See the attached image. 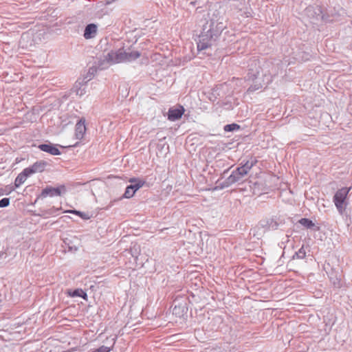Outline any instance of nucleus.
<instances>
[{"label": "nucleus", "instance_id": "nucleus-1", "mask_svg": "<svg viewBox=\"0 0 352 352\" xmlns=\"http://www.w3.org/2000/svg\"><path fill=\"white\" fill-rule=\"evenodd\" d=\"M226 25L222 21L211 19L207 21L203 26V30L199 35L197 43V50L199 52L205 50L210 47L221 35Z\"/></svg>", "mask_w": 352, "mask_h": 352}, {"label": "nucleus", "instance_id": "nucleus-2", "mask_svg": "<svg viewBox=\"0 0 352 352\" xmlns=\"http://www.w3.org/2000/svg\"><path fill=\"white\" fill-rule=\"evenodd\" d=\"M140 56V53L135 50L124 51L120 49L117 52L111 51L104 56L103 60L98 61V67L99 69H103L112 64L133 61Z\"/></svg>", "mask_w": 352, "mask_h": 352}, {"label": "nucleus", "instance_id": "nucleus-3", "mask_svg": "<svg viewBox=\"0 0 352 352\" xmlns=\"http://www.w3.org/2000/svg\"><path fill=\"white\" fill-rule=\"evenodd\" d=\"M351 188H342L336 191L333 201L340 214L342 215L347 206L346 197Z\"/></svg>", "mask_w": 352, "mask_h": 352}, {"label": "nucleus", "instance_id": "nucleus-4", "mask_svg": "<svg viewBox=\"0 0 352 352\" xmlns=\"http://www.w3.org/2000/svg\"><path fill=\"white\" fill-rule=\"evenodd\" d=\"M248 173L241 166L233 170L231 175L221 184V188H227L242 180Z\"/></svg>", "mask_w": 352, "mask_h": 352}, {"label": "nucleus", "instance_id": "nucleus-5", "mask_svg": "<svg viewBox=\"0 0 352 352\" xmlns=\"http://www.w3.org/2000/svg\"><path fill=\"white\" fill-rule=\"evenodd\" d=\"M41 167L40 164H34L30 168H25L22 173H21L15 179L14 185L16 187H19L22 185L27 178L32 174L36 173L38 171H41Z\"/></svg>", "mask_w": 352, "mask_h": 352}, {"label": "nucleus", "instance_id": "nucleus-6", "mask_svg": "<svg viewBox=\"0 0 352 352\" xmlns=\"http://www.w3.org/2000/svg\"><path fill=\"white\" fill-rule=\"evenodd\" d=\"M67 192V188L64 184L58 185L57 186H52L50 185L45 186V197H61Z\"/></svg>", "mask_w": 352, "mask_h": 352}, {"label": "nucleus", "instance_id": "nucleus-7", "mask_svg": "<svg viewBox=\"0 0 352 352\" xmlns=\"http://www.w3.org/2000/svg\"><path fill=\"white\" fill-rule=\"evenodd\" d=\"M184 111V108L181 105L177 108H170L168 112V119L170 121L179 120L182 118Z\"/></svg>", "mask_w": 352, "mask_h": 352}, {"label": "nucleus", "instance_id": "nucleus-8", "mask_svg": "<svg viewBox=\"0 0 352 352\" xmlns=\"http://www.w3.org/2000/svg\"><path fill=\"white\" fill-rule=\"evenodd\" d=\"M86 131L85 119L81 118L75 126V136L77 140H82Z\"/></svg>", "mask_w": 352, "mask_h": 352}, {"label": "nucleus", "instance_id": "nucleus-9", "mask_svg": "<svg viewBox=\"0 0 352 352\" xmlns=\"http://www.w3.org/2000/svg\"><path fill=\"white\" fill-rule=\"evenodd\" d=\"M87 83V82H83L82 78L78 79V80L75 82L73 88L72 89V93H74L76 95L79 96H83L86 93L85 87Z\"/></svg>", "mask_w": 352, "mask_h": 352}, {"label": "nucleus", "instance_id": "nucleus-10", "mask_svg": "<svg viewBox=\"0 0 352 352\" xmlns=\"http://www.w3.org/2000/svg\"><path fill=\"white\" fill-rule=\"evenodd\" d=\"M97 25L94 23L88 24L85 29L83 36L85 39H91L97 34Z\"/></svg>", "mask_w": 352, "mask_h": 352}, {"label": "nucleus", "instance_id": "nucleus-11", "mask_svg": "<svg viewBox=\"0 0 352 352\" xmlns=\"http://www.w3.org/2000/svg\"><path fill=\"white\" fill-rule=\"evenodd\" d=\"M59 147L62 148H65L64 146L59 144H53L49 142L48 144H45V153H50V155H58L61 154V152L58 149Z\"/></svg>", "mask_w": 352, "mask_h": 352}, {"label": "nucleus", "instance_id": "nucleus-12", "mask_svg": "<svg viewBox=\"0 0 352 352\" xmlns=\"http://www.w3.org/2000/svg\"><path fill=\"white\" fill-rule=\"evenodd\" d=\"M263 227L266 228L267 230H276L279 226L278 223L274 219H270L261 223Z\"/></svg>", "mask_w": 352, "mask_h": 352}, {"label": "nucleus", "instance_id": "nucleus-13", "mask_svg": "<svg viewBox=\"0 0 352 352\" xmlns=\"http://www.w3.org/2000/svg\"><path fill=\"white\" fill-rule=\"evenodd\" d=\"M257 160L256 159H251L250 160L246 161L245 163L241 162V166L248 173L252 168L256 164Z\"/></svg>", "mask_w": 352, "mask_h": 352}, {"label": "nucleus", "instance_id": "nucleus-14", "mask_svg": "<svg viewBox=\"0 0 352 352\" xmlns=\"http://www.w3.org/2000/svg\"><path fill=\"white\" fill-rule=\"evenodd\" d=\"M131 183H135L134 184H131L130 186L133 188V192L135 193V192L139 190L141 187L143 186L144 182L142 180H138L135 178H132L129 180Z\"/></svg>", "mask_w": 352, "mask_h": 352}, {"label": "nucleus", "instance_id": "nucleus-15", "mask_svg": "<svg viewBox=\"0 0 352 352\" xmlns=\"http://www.w3.org/2000/svg\"><path fill=\"white\" fill-rule=\"evenodd\" d=\"M96 72V69L94 67H90L87 71L86 75H85L82 78L84 82H88L89 80L92 79L94 76L95 73Z\"/></svg>", "mask_w": 352, "mask_h": 352}, {"label": "nucleus", "instance_id": "nucleus-16", "mask_svg": "<svg viewBox=\"0 0 352 352\" xmlns=\"http://www.w3.org/2000/svg\"><path fill=\"white\" fill-rule=\"evenodd\" d=\"M47 104L52 106V107L48 109V111H50L54 108H58L59 107L60 102L59 100L55 97H48L47 99Z\"/></svg>", "mask_w": 352, "mask_h": 352}, {"label": "nucleus", "instance_id": "nucleus-17", "mask_svg": "<svg viewBox=\"0 0 352 352\" xmlns=\"http://www.w3.org/2000/svg\"><path fill=\"white\" fill-rule=\"evenodd\" d=\"M306 256V252L304 247H301L295 254L293 255V259H302Z\"/></svg>", "mask_w": 352, "mask_h": 352}, {"label": "nucleus", "instance_id": "nucleus-18", "mask_svg": "<svg viewBox=\"0 0 352 352\" xmlns=\"http://www.w3.org/2000/svg\"><path fill=\"white\" fill-rule=\"evenodd\" d=\"M299 223L307 228H312L315 226L311 220L307 218H302L299 220Z\"/></svg>", "mask_w": 352, "mask_h": 352}, {"label": "nucleus", "instance_id": "nucleus-19", "mask_svg": "<svg viewBox=\"0 0 352 352\" xmlns=\"http://www.w3.org/2000/svg\"><path fill=\"white\" fill-rule=\"evenodd\" d=\"M239 129H240V126L236 123L226 124L223 127V130L226 132L234 131L239 130Z\"/></svg>", "mask_w": 352, "mask_h": 352}, {"label": "nucleus", "instance_id": "nucleus-20", "mask_svg": "<svg viewBox=\"0 0 352 352\" xmlns=\"http://www.w3.org/2000/svg\"><path fill=\"white\" fill-rule=\"evenodd\" d=\"M130 252L133 257L135 258H138V256L140 253V245L135 244L130 248Z\"/></svg>", "mask_w": 352, "mask_h": 352}, {"label": "nucleus", "instance_id": "nucleus-21", "mask_svg": "<svg viewBox=\"0 0 352 352\" xmlns=\"http://www.w3.org/2000/svg\"><path fill=\"white\" fill-rule=\"evenodd\" d=\"M134 194L135 192H133L132 186H130L129 185L126 188L125 192L123 195V197L129 199L132 197L134 195Z\"/></svg>", "mask_w": 352, "mask_h": 352}, {"label": "nucleus", "instance_id": "nucleus-22", "mask_svg": "<svg viewBox=\"0 0 352 352\" xmlns=\"http://www.w3.org/2000/svg\"><path fill=\"white\" fill-rule=\"evenodd\" d=\"M72 296H73V297L79 296V297L85 298V297L87 296V294L85 292H83L82 289H75L72 292Z\"/></svg>", "mask_w": 352, "mask_h": 352}, {"label": "nucleus", "instance_id": "nucleus-23", "mask_svg": "<svg viewBox=\"0 0 352 352\" xmlns=\"http://www.w3.org/2000/svg\"><path fill=\"white\" fill-rule=\"evenodd\" d=\"M111 349L106 346H101L99 348L95 349L94 352H110Z\"/></svg>", "mask_w": 352, "mask_h": 352}, {"label": "nucleus", "instance_id": "nucleus-24", "mask_svg": "<svg viewBox=\"0 0 352 352\" xmlns=\"http://www.w3.org/2000/svg\"><path fill=\"white\" fill-rule=\"evenodd\" d=\"M10 199L8 198H3L0 200V208H4L9 205Z\"/></svg>", "mask_w": 352, "mask_h": 352}, {"label": "nucleus", "instance_id": "nucleus-25", "mask_svg": "<svg viewBox=\"0 0 352 352\" xmlns=\"http://www.w3.org/2000/svg\"><path fill=\"white\" fill-rule=\"evenodd\" d=\"M68 212H70V213H72V214H76L81 217L83 219H87V217H85L86 215L84 213H82V212H80V211H78V210H69Z\"/></svg>", "mask_w": 352, "mask_h": 352}, {"label": "nucleus", "instance_id": "nucleus-26", "mask_svg": "<svg viewBox=\"0 0 352 352\" xmlns=\"http://www.w3.org/2000/svg\"><path fill=\"white\" fill-rule=\"evenodd\" d=\"M334 287H341V283H340V279H338V278H336L333 281H332Z\"/></svg>", "mask_w": 352, "mask_h": 352}, {"label": "nucleus", "instance_id": "nucleus-27", "mask_svg": "<svg viewBox=\"0 0 352 352\" xmlns=\"http://www.w3.org/2000/svg\"><path fill=\"white\" fill-rule=\"evenodd\" d=\"M180 307H177V306H175L173 309V314L175 315H179L181 313L179 312Z\"/></svg>", "mask_w": 352, "mask_h": 352}, {"label": "nucleus", "instance_id": "nucleus-28", "mask_svg": "<svg viewBox=\"0 0 352 352\" xmlns=\"http://www.w3.org/2000/svg\"><path fill=\"white\" fill-rule=\"evenodd\" d=\"M39 148L42 150V151H44V144H41L39 146Z\"/></svg>", "mask_w": 352, "mask_h": 352}, {"label": "nucleus", "instance_id": "nucleus-29", "mask_svg": "<svg viewBox=\"0 0 352 352\" xmlns=\"http://www.w3.org/2000/svg\"><path fill=\"white\" fill-rule=\"evenodd\" d=\"M45 215H46L47 214H53V212H51V211H50V212H47V211L45 210Z\"/></svg>", "mask_w": 352, "mask_h": 352}, {"label": "nucleus", "instance_id": "nucleus-30", "mask_svg": "<svg viewBox=\"0 0 352 352\" xmlns=\"http://www.w3.org/2000/svg\"><path fill=\"white\" fill-rule=\"evenodd\" d=\"M53 210H54V212H56V211H58L59 209H58V208H56V209H54V208Z\"/></svg>", "mask_w": 352, "mask_h": 352}, {"label": "nucleus", "instance_id": "nucleus-31", "mask_svg": "<svg viewBox=\"0 0 352 352\" xmlns=\"http://www.w3.org/2000/svg\"><path fill=\"white\" fill-rule=\"evenodd\" d=\"M92 352H94V351H92Z\"/></svg>", "mask_w": 352, "mask_h": 352}]
</instances>
